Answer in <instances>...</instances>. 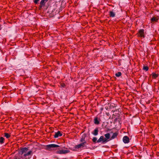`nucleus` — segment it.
<instances>
[{"mask_svg":"<svg viewBox=\"0 0 159 159\" xmlns=\"http://www.w3.org/2000/svg\"><path fill=\"white\" fill-rule=\"evenodd\" d=\"M86 143V142H84L75 145L73 148V150L74 151H78L80 149H81L82 148L83 149Z\"/></svg>","mask_w":159,"mask_h":159,"instance_id":"1","label":"nucleus"},{"mask_svg":"<svg viewBox=\"0 0 159 159\" xmlns=\"http://www.w3.org/2000/svg\"><path fill=\"white\" fill-rule=\"evenodd\" d=\"M32 152L31 151L21 155V158L24 159H29L32 156Z\"/></svg>","mask_w":159,"mask_h":159,"instance_id":"2","label":"nucleus"},{"mask_svg":"<svg viewBox=\"0 0 159 159\" xmlns=\"http://www.w3.org/2000/svg\"><path fill=\"white\" fill-rule=\"evenodd\" d=\"M59 146L58 145L55 144H50L47 145L46 146V149L48 150H51V148H57Z\"/></svg>","mask_w":159,"mask_h":159,"instance_id":"3","label":"nucleus"},{"mask_svg":"<svg viewBox=\"0 0 159 159\" xmlns=\"http://www.w3.org/2000/svg\"><path fill=\"white\" fill-rule=\"evenodd\" d=\"M70 151L68 150H60L56 151V153L60 154H65L68 153Z\"/></svg>","mask_w":159,"mask_h":159,"instance_id":"4","label":"nucleus"},{"mask_svg":"<svg viewBox=\"0 0 159 159\" xmlns=\"http://www.w3.org/2000/svg\"><path fill=\"white\" fill-rule=\"evenodd\" d=\"M108 140H107V139L104 138V137L102 136H101L99 139L97 140V142L98 143H100L102 142L103 143H106Z\"/></svg>","mask_w":159,"mask_h":159,"instance_id":"5","label":"nucleus"},{"mask_svg":"<svg viewBox=\"0 0 159 159\" xmlns=\"http://www.w3.org/2000/svg\"><path fill=\"white\" fill-rule=\"evenodd\" d=\"M28 150V149L27 148H22L19 152L20 154H21V155H23L24 153H26V152Z\"/></svg>","mask_w":159,"mask_h":159,"instance_id":"6","label":"nucleus"},{"mask_svg":"<svg viewBox=\"0 0 159 159\" xmlns=\"http://www.w3.org/2000/svg\"><path fill=\"white\" fill-rule=\"evenodd\" d=\"M138 35L141 37H144V30H140L139 32Z\"/></svg>","mask_w":159,"mask_h":159,"instance_id":"7","label":"nucleus"},{"mask_svg":"<svg viewBox=\"0 0 159 159\" xmlns=\"http://www.w3.org/2000/svg\"><path fill=\"white\" fill-rule=\"evenodd\" d=\"M101 120L98 117H95L94 120V123L96 125H99L100 123Z\"/></svg>","mask_w":159,"mask_h":159,"instance_id":"8","label":"nucleus"},{"mask_svg":"<svg viewBox=\"0 0 159 159\" xmlns=\"http://www.w3.org/2000/svg\"><path fill=\"white\" fill-rule=\"evenodd\" d=\"M123 140L125 143H127L129 142V139L128 136H125L123 137Z\"/></svg>","mask_w":159,"mask_h":159,"instance_id":"9","label":"nucleus"},{"mask_svg":"<svg viewBox=\"0 0 159 159\" xmlns=\"http://www.w3.org/2000/svg\"><path fill=\"white\" fill-rule=\"evenodd\" d=\"M109 15L111 17H114L115 16L116 13L115 12L112 10L109 12Z\"/></svg>","mask_w":159,"mask_h":159,"instance_id":"10","label":"nucleus"},{"mask_svg":"<svg viewBox=\"0 0 159 159\" xmlns=\"http://www.w3.org/2000/svg\"><path fill=\"white\" fill-rule=\"evenodd\" d=\"M62 135V134L60 132V131H58L57 132L55 133V134L54 135V137L55 138H57L59 136H61Z\"/></svg>","mask_w":159,"mask_h":159,"instance_id":"11","label":"nucleus"},{"mask_svg":"<svg viewBox=\"0 0 159 159\" xmlns=\"http://www.w3.org/2000/svg\"><path fill=\"white\" fill-rule=\"evenodd\" d=\"M92 134L95 136L97 135L98 134V129L97 128L95 129L94 131L92 133Z\"/></svg>","mask_w":159,"mask_h":159,"instance_id":"12","label":"nucleus"},{"mask_svg":"<svg viewBox=\"0 0 159 159\" xmlns=\"http://www.w3.org/2000/svg\"><path fill=\"white\" fill-rule=\"evenodd\" d=\"M158 20V19L157 18L153 17L152 18H151V20L152 22H157Z\"/></svg>","mask_w":159,"mask_h":159,"instance_id":"13","label":"nucleus"},{"mask_svg":"<svg viewBox=\"0 0 159 159\" xmlns=\"http://www.w3.org/2000/svg\"><path fill=\"white\" fill-rule=\"evenodd\" d=\"M85 136L86 135H84L82 136L80 140V141L82 143L84 142H86L85 140Z\"/></svg>","mask_w":159,"mask_h":159,"instance_id":"14","label":"nucleus"},{"mask_svg":"<svg viewBox=\"0 0 159 159\" xmlns=\"http://www.w3.org/2000/svg\"><path fill=\"white\" fill-rule=\"evenodd\" d=\"M104 136L106 137L105 138L107 139V140L110 138V135L109 133L106 134L104 135Z\"/></svg>","mask_w":159,"mask_h":159,"instance_id":"15","label":"nucleus"},{"mask_svg":"<svg viewBox=\"0 0 159 159\" xmlns=\"http://www.w3.org/2000/svg\"><path fill=\"white\" fill-rule=\"evenodd\" d=\"M117 135V133H114L113 134L112 136L111 137V139H115Z\"/></svg>","mask_w":159,"mask_h":159,"instance_id":"16","label":"nucleus"},{"mask_svg":"<svg viewBox=\"0 0 159 159\" xmlns=\"http://www.w3.org/2000/svg\"><path fill=\"white\" fill-rule=\"evenodd\" d=\"M4 136L7 138L8 139L10 137V135L8 133H4Z\"/></svg>","mask_w":159,"mask_h":159,"instance_id":"17","label":"nucleus"},{"mask_svg":"<svg viewBox=\"0 0 159 159\" xmlns=\"http://www.w3.org/2000/svg\"><path fill=\"white\" fill-rule=\"evenodd\" d=\"M4 139L3 137L0 138V143L2 144L4 142Z\"/></svg>","mask_w":159,"mask_h":159,"instance_id":"18","label":"nucleus"},{"mask_svg":"<svg viewBox=\"0 0 159 159\" xmlns=\"http://www.w3.org/2000/svg\"><path fill=\"white\" fill-rule=\"evenodd\" d=\"M158 75L155 73H152V77L153 78H156L157 77Z\"/></svg>","mask_w":159,"mask_h":159,"instance_id":"19","label":"nucleus"},{"mask_svg":"<svg viewBox=\"0 0 159 159\" xmlns=\"http://www.w3.org/2000/svg\"><path fill=\"white\" fill-rule=\"evenodd\" d=\"M121 75V73L120 72H119L115 74V75L117 77H119V76H120Z\"/></svg>","mask_w":159,"mask_h":159,"instance_id":"20","label":"nucleus"},{"mask_svg":"<svg viewBox=\"0 0 159 159\" xmlns=\"http://www.w3.org/2000/svg\"><path fill=\"white\" fill-rule=\"evenodd\" d=\"M46 2L45 0H42L40 2V4L42 6L44 5L45 3Z\"/></svg>","mask_w":159,"mask_h":159,"instance_id":"21","label":"nucleus"},{"mask_svg":"<svg viewBox=\"0 0 159 159\" xmlns=\"http://www.w3.org/2000/svg\"><path fill=\"white\" fill-rule=\"evenodd\" d=\"M97 138L96 137H93L92 139V141L94 143H96V142H97Z\"/></svg>","mask_w":159,"mask_h":159,"instance_id":"22","label":"nucleus"},{"mask_svg":"<svg viewBox=\"0 0 159 159\" xmlns=\"http://www.w3.org/2000/svg\"><path fill=\"white\" fill-rule=\"evenodd\" d=\"M143 69L146 71H147L148 70V66H144L143 67Z\"/></svg>","mask_w":159,"mask_h":159,"instance_id":"23","label":"nucleus"},{"mask_svg":"<svg viewBox=\"0 0 159 159\" xmlns=\"http://www.w3.org/2000/svg\"><path fill=\"white\" fill-rule=\"evenodd\" d=\"M39 1V0H35L34 2L35 3H37Z\"/></svg>","mask_w":159,"mask_h":159,"instance_id":"24","label":"nucleus"},{"mask_svg":"<svg viewBox=\"0 0 159 159\" xmlns=\"http://www.w3.org/2000/svg\"><path fill=\"white\" fill-rule=\"evenodd\" d=\"M45 0V2H47L48 0Z\"/></svg>","mask_w":159,"mask_h":159,"instance_id":"25","label":"nucleus"}]
</instances>
